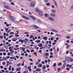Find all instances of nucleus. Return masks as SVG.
I'll return each mask as SVG.
<instances>
[{
    "label": "nucleus",
    "instance_id": "f257e3e1",
    "mask_svg": "<svg viewBox=\"0 0 73 73\" xmlns=\"http://www.w3.org/2000/svg\"><path fill=\"white\" fill-rule=\"evenodd\" d=\"M36 3L35 1L33 0L31 1V3L30 4V6L31 7H34V6H35V3Z\"/></svg>",
    "mask_w": 73,
    "mask_h": 73
},
{
    "label": "nucleus",
    "instance_id": "f03ea898",
    "mask_svg": "<svg viewBox=\"0 0 73 73\" xmlns=\"http://www.w3.org/2000/svg\"><path fill=\"white\" fill-rule=\"evenodd\" d=\"M9 17H10V18H11L12 21H14V20L15 19V17H13V16L12 15H9Z\"/></svg>",
    "mask_w": 73,
    "mask_h": 73
},
{
    "label": "nucleus",
    "instance_id": "7ed1b4c3",
    "mask_svg": "<svg viewBox=\"0 0 73 73\" xmlns=\"http://www.w3.org/2000/svg\"><path fill=\"white\" fill-rule=\"evenodd\" d=\"M38 13L39 15L40 16H43V13H42V12L41 11H39L38 12Z\"/></svg>",
    "mask_w": 73,
    "mask_h": 73
},
{
    "label": "nucleus",
    "instance_id": "20e7f679",
    "mask_svg": "<svg viewBox=\"0 0 73 73\" xmlns=\"http://www.w3.org/2000/svg\"><path fill=\"white\" fill-rule=\"evenodd\" d=\"M48 19L50 20H51L52 21H54V19L51 17H49Z\"/></svg>",
    "mask_w": 73,
    "mask_h": 73
},
{
    "label": "nucleus",
    "instance_id": "39448f33",
    "mask_svg": "<svg viewBox=\"0 0 73 73\" xmlns=\"http://www.w3.org/2000/svg\"><path fill=\"white\" fill-rule=\"evenodd\" d=\"M22 17L23 18V19H26V20H29V18H28V17L26 16H25L24 15H23L22 16Z\"/></svg>",
    "mask_w": 73,
    "mask_h": 73
},
{
    "label": "nucleus",
    "instance_id": "423d86ee",
    "mask_svg": "<svg viewBox=\"0 0 73 73\" xmlns=\"http://www.w3.org/2000/svg\"><path fill=\"white\" fill-rule=\"evenodd\" d=\"M50 15L52 17H55V16H56V14L54 13L52 14V13H50Z\"/></svg>",
    "mask_w": 73,
    "mask_h": 73
},
{
    "label": "nucleus",
    "instance_id": "0eeeda50",
    "mask_svg": "<svg viewBox=\"0 0 73 73\" xmlns=\"http://www.w3.org/2000/svg\"><path fill=\"white\" fill-rule=\"evenodd\" d=\"M66 63H64V64L63 66H62V69H64L65 68V66H66Z\"/></svg>",
    "mask_w": 73,
    "mask_h": 73
},
{
    "label": "nucleus",
    "instance_id": "6e6552de",
    "mask_svg": "<svg viewBox=\"0 0 73 73\" xmlns=\"http://www.w3.org/2000/svg\"><path fill=\"white\" fill-rule=\"evenodd\" d=\"M4 7L5 8H6V9H9V6H7L6 5H5L4 6Z\"/></svg>",
    "mask_w": 73,
    "mask_h": 73
},
{
    "label": "nucleus",
    "instance_id": "1a4fd4ad",
    "mask_svg": "<svg viewBox=\"0 0 73 73\" xmlns=\"http://www.w3.org/2000/svg\"><path fill=\"white\" fill-rule=\"evenodd\" d=\"M15 38H13L11 39L12 41H16V40H17V39H15Z\"/></svg>",
    "mask_w": 73,
    "mask_h": 73
},
{
    "label": "nucleus",
    "instance_id": "9d476101",
    "mask_svg": "<svg viewBox=\"0 0 73 73\" xmlns=\"http://www.w3.org/2000/svg\"><path fill=\"white\" fill-rule=\"evenodd\" d=\"M7 64H6V65L7 66H9V64H11V62H9V61H7Z\"/></svg>",
    "mask_w": 73,
    "mask_h": 73
},
{
    "label": "nucleus",
    "instance_id": "9b49d317",
    "mask_svg": "<svg viewBox=\"0 0 73 73\" xmlns=\"http://www.w3.org/2000/svg\"><path fill=\"white\" fill-rule=\"evenodd\" d=\"M36 72H40L41 71V69L37 68L36 70Z\"/></svg>",
    "mask_w": 73,
    "mask_h": 73
},
{
    "label": "nucleus",
    "instance_id": "f8f14e48",
    "mask_svg": "<svg viewBox=\"0 0 73 73\" xmlns=\"http://www.w3.org/2000/svg\"><path fill=\"white\" fill-rule=\"evenodd\" d=\"M5 50L3 49H0V52H5Z\"/></svg>",
    "mask_w": 73,
    "mask_h": 73
},
{
    "label": "nucleus",
    "instance_id": "ddd939ff",
    "mask_svg": "<svg viewBox=\"0 0 73 73\" xmlns=\"http://www.w3.org/2000/svg\"><path fill=\"white\" fill-rule=\"evenodd\" d=\"M34 27L35 28V29H38V28H39V27H38V26H37L36 25H34Z\"/></svg>",
    "mask_w": 73,
    "mask_h": 73
},
{
    "label": "nucleus",
    "instance_id": "4468645a",
    "mask_svg": "<svg viewBox=\"0 0 73 73\" xmlns=\"http://www.w3.org/2000/svg\"><path fill=\"white\" fill-rule=\"evenodd\" d=\"M51 31H53V32H56L57 33H58V31H56V30H54L53 29H51Z\"/></svg>",
    "mask_w": 73,
    "mask_h": 73
},
{
    "label": "nucleus",
    "instance_id": "2eb2a0df",
    "mask_svg": "<svg viewBox=\"0 0 73 73\" xmlns=\"http://www.w3.org/2000/svg\"><path fill=\"white\" fill-rule=\"evenodd\" d=\"M42 64H40L38 66V68H41V67H42Z\"/></svg>",
    "mask_w": 73,
    "mask_h": 73
},
{
    "label": "nucleus",
    "instance_id": "dca6fc26",
    "mask_svg": "<svg viewBox=\"0 0 73 73\" xmlns=\"http://www.w3.org/2000/svg\"><path fill=\"white\" fill-rule=\"evenodd\" d=\"M44 16L46 17H48L49 16V15L47 13H45L44 14Z\"/></svg>",
    "mask_w": 73,
    "mask_h": 73
},
{
    "label": "nucleus",
    "instance_id": "f3484780",
    "mask_svg": "<svg viewBox=\"0 0 73 73\" xmlns=\"http://www.w3.org/2000/svg\"><path fill=\"white\" fill-rule=\"evenodd\" d=\"M25 41H26L25 42V43L26 44L27 43V41H29V40L28 39H27V38H25Z\"/></svg>",
    "mask_w": 73,
    "mask_h": 73
},
{
    "label": "nucleus",
    "instance_id": "a211bd4d",
    "mask_svg": "<svg viewBox=\"0 0 73 73\" xmlns=\"http://www.w3.org/2000/svg\"><path fill=\"white\" fill-rule=\"evenodd\" d=\"M58 72H60L61 71V68H58L57 69Z\"/></svg>",
    "mask_w": 73,
    "mask_h": 73
},
{
    "label": "nucleus",
    "instance_id": "6ab92c4d",
    "mask_svg": "<svg viewBox=\"0 0 73 73\" xmlns=\"http://www.w3.org/2000/svg\"><path fill=\"white\" fill-rule=\"evenodd\" d=\"M62 65V63L61 62H59L58 63V66H61V65Z\"/></svg>",
    "mask_w": 73,
    "mask_h": 73
},
{
    "label": "nucleus",
    "instance_id": "aec40b11",
    "mask_svg": "<svg viewBox=\"0 0 73 73\" xmlns=\"http://www.w3.org/2000/svg\"><path fill=\"white\" fill-rule=\"evenodd\" d=\"M54 3H55V4L56 7H58L57 4V3L56 2V1H55V0H54Z\"/></svg>",
    "mask_w": 73,
    "mask_h": 73
},
{
    "label": "nucleus",
    "instance_id": "412c9836",
    "mask_svg": "<svg viewBox=\"0 0 73 73\" xmlns=\"http://www.w3.org/2000/svg\"><path fill=\"white\" fill-rule=\"evenodd\" d=\"M39 44H40L39 45V44L38 45V46H39V47H41V46H42V44L40 43H39Z\"/></svg>",
    "mask_w": 73,
    "mask_h": 73
},
{
    "label": "nucleus",
    "instance_id": "4be33fe9",
    "mask_svg": "<svg viewBox=\"0 0 73 73\" xmlns=\"http://www.w3.org/2000/svg\"><path fill=\"white\" fill-rule=\"evenodd\" d=\"M43 39H44V40H47V37H43Z\"/></svg>",
    "mask_w": 73,
    "mask_h": 73
},
{
    "label": "nucleus",
    "instance_id": "5701e85b",
    "mask_svg": "<svg viewBox=\"0 0 73 73\" xmlns=\"http://www.w3.org/2000/svg\"><path fill=\"white\" fill-rule=\"evenodd\" d=\"M46 5L48 7L50 6V3H47L46 4Z\"/></svg>",
    "mask_w": 73,
    "mask_h": 73
},
{
    "label": "nucleus",
    "instance_id": "b1692460",
    "mask_svg": "<svg viewBox=\"0 0 73 73\" xmlns=\"http://www.w3.org/2000/svg\"><path fill=\"white\" fill-rule=\"evenodd\" d=\"M3 60H8V59H7V58H5L4 56H3Z\"/></svg>",
    "mask_w": 73,
    "mask_h": 73
},
{
    "label": "nucleus",
    "instance_id": "393cba45",
    "mask_svg": "<svg viewBox=\"0 0 73 73\" xmlns=\"http://www.w3.org/2000/svg\"><path fill=\"white\" fill-rule=\"evenodd\" d=\"M35 11L36 12H38L39 11V9L38 8L36 9H35Z\"/></svg>",
    "mask_w": 73,
    "mask_h": 73
},
{
    "label": "nucleus",
    "instance_id": "a878e982",
    "mask_svg": "<svg viewBox=\"0 0 73 73\" xmlns=\"http://www.w3.org/2000/svg\"><path fill=\"white\" fill-rule=\"evenodd\" d=\"M13 49L15 50H19V48H13Z\"/></svg>",
    "mask_w": 73,
    "mask_h": 73
},
{
    "label": "nucleus",
    "instance_id": "bb28decb",
    "mask_svg": "<svg viewBox=\"0 0 73 73\" xmlns=\"http://www.w3.org/2000/svg\"><path fill=\"white\" fill-rule=\"evenodd\" d=\"M33 54H35V56H37V52H34L33 53Z\"/></svg>",
    "mask_w": 73,
    "mask_h": 73
},
{
    "label": "nucleus",
    "instance_id": "cd10ccee",
    "mask_svg": "<svg viewBox=\"0 0 73 73\" xmlns=\"http://www.w3.org/2000/svg\"><path fill=\"white\" fill-rule=\"evenodd\" d=\"M66 38H68V39H69V38H70V36H67L66 37Z\"/></svg>",
    "mask_w": 73,
    "mask_h": 73
},
{
    "label": "nucleus",
    "instance_id": "c85d7f7f",
    "mask_svg": "<svg viewBox=\"0 0 73 73\" xmlns=\"http://www.w3.org/2000/svg\"><path fill=\"white\" fill-rule=\"evenodd\" d=\"M46 68V67L44 65L42 67V69H45Z\"/></svg>",
    "mask_w": 73,
    "mask_h": 73
},
{
    "label": "nucleus",
    "instance_id": "c756f323",
    "mask_svg": "<svg viewBox=\"0 0 73 73\" xmlns=\"http://www.w3.org/2000/svg\"><path fill=\"white\" fill-rule=\"evenodd\" d=\"M5 30L6 32H7L8 31V30H9L8 29V28H5Z\"/></svg>",
    "mask_w": 73,
    "mask_h": 73
},
{
    "label": "nucleus",
    "instance_id": "7c9ffc66",
    "mask_svg": "<svg viewBox=\"0 0 73 73\" xmlns=\"http://www.w3.org/2000/svg\"><path fill=\"white\" fill-rule=\"evenodd\" d=\"M21 65V63L18 64L17 65V66L18 67H19L20 66V65Z\"/></svg>",
    "mask_w": 73,
    "mask_h": 73
},
{
    "label": "nucleus",
    "instance_id": "2f4dec72",
    "mask_svg": "<svg viewBox=\"0 0 73 73\" xmlns=\"http://www.w3.org/2000/svg\"><path fill=\"white\" fill-rule=\"evenodd\" d=\"M70 9L71 10H73V5L70 7Z\"/></svg>",
    "mask_w": 73,
    "mask_h": 73
},
{
    "label": "nucleus",
    "instance_id": "473e14b6",
    "mask_svg": "<svg viewBox=\"0 0 73 73\" xmlns=\"http://www.w3.org/2000/svg\"><path fill=\"white\" fill-rule=\"evenodd\" d=\"M41 42V40H37L36 42L37 43H39V42Z\"/></svg>",
    "mask_w": 73,
    "mask_h": 73
},
{
    "label": "nucleus",
    "instance_id": "72a5a7b5",
    "mask_svg": "<svg viewBox=\"0 0 73 73\" xmlns=\"http://www.w3.org/2000/svg\"><path fill=\"white\" fill-rule=\"evenodd\" d=\"M22 49L23 50V51H25V48H24V47H22Z\"/></svg>",
    "mask_w": 73,
    "mask_h": 73
},
{
    "label": "nucleus",
    "instance_id": "f704fd0d",
    "mask_svg": "<svg viewBox=\"0 0 73 73\" xmlns=\"http://www.w3.org/2000/svg\"><path fill=\"white\" fill-rule=\"evenodd\" d=\"M56 66V63H54V64H53V66L54 67H55Z\"/></svg>",
    "mask_w": 73,
    "mask_h": 73
},
{
    "label": "nucleus",
    "instance_id": "c9c22d12",
    "mask_svg": "<svg viewBox=\"0 0 73 73\" xmlns=\"http://www.w3.org/2000/svg\"><path fill=\"white\" fill-rule=\"evenodd\" d=\"M52 13H55V12H56V10H52Z\"/></svg>",
    "mask_w": 73,
    "mask_h": 73
},
{
    "label": "nucleus",
    "instance_id": "e433bc0d",
    "mask_svg": "<svg viewBox=\"0 0 73 73\" xmlns=\"http://www.w3.org/2000/svg\"><path fill=\"white\" fill-rule=\"evenodd\" d=\"M10 34L11 35H13L14 34V32H11L10 33Z\"/></svg>",
    "mask_w": 73,
    "mask_h": 73
},
{
    "label": "nucleus",
    "instance_id": "4c0bfd02",
    "mask_svg": "<svg viewBox=\"0 0 73 73\" xmlns=\"http://www.w3.org/2000/svg\"><path fill=\"white\" fill-rule=\"evenodd\" d=\"M66 69L67 70H68V71H69L70 70V69L69 68H66Z\"/></svg>",
    "mask_w": 73,
    "mask_h": 73
},
{
    "label": "nucleus",
    "instance_id": "58836bf2",
    "mask_svg": "<svg viewBox=\"0 0 73 73\" xmlns=\"http://www.w3.org/2000/svg\"><path fill=\"white\" fill-rule=\"evenodd\" d=\"M66 47H67V48H70V45H68Z\"/></svg>",
    "mask_w": 73,
    "mask_h": 73
},
{
    "label": "nucleus",
    "instance_id": "ea45409f",
    "mask_svg": "<svg viewBox=\"0 0 73 73\" xmlns=\"http://www.w3.org/2000/svg\"><path fill=\"white\" fill-rule=\"evenodd\" d=\"M68 58H65V60L66 61H68Z\"/></svg>",
    "mask_w": 73,
    "mask_h": 73
},
{
    "label": "nucleus",
    "instance_id": "a19ab883",
    "mask_svg": "<svg viewBox=\"0 0 73 73\" xmlns=\"http://www.w3.org/2000/svg\"><path fill=\"white\" fill-rule=\"evenodd\" d=\"M12 36H13V35H11L9 37V38H12Z\"/></svg>",
    "mask_w": 73,
    "mask_h": 73
},
{
    "label": "nucleus",
    "instance_id": "79ce46f5",
    "mask_svg": "<svg viewBox=\"0 0 73 73\" xmlns=\"http://www.w3.org/2000/svg\"><path fill=\"white\" fill-rule=\"evenodd\" d=\"M55 36H61V35H59L58 34H56Z\"/></svg>",
    "mask_w": 73,
    "mask_h": 73
},
{
    "label": "nucleus",
    "instance_id": "37998d69",
    "mask_svg": "<svg viewBox=\"0 0 73 73\" xmlns=\"http://www.w3.org/2000/svg\"><path fill=\"white\" fill-rule=\"evenodd\" d=\"M20 69L19 68H18L17 69V71H20Z\"/></svg>",
    "mask_w": 73,
    "mask_h": 73
},
{
    "label": "nucleus",
    "instance_id": "c03bdc74",
    "mask_svg": "<svg viewBox=\"0 0 73 73\" xmlns=\"http://www.w3.org/2000/svg\"><path fill=\"white\" fill-rule=\"evenodd\" d=\"M48 54H48V53H46L45 54V56H48Z\"/></svg>",
    "mask_w": 73,
    "mask_h": 73
},
{
    "label": "nucleus",
    "instance_id": "a18cd8bd",
    "mask_svg": "<svg viewBox=\"0 0 73 73\" xmlns=\"http://www.w3.org/2000/svg\"><path fill=\"white\" fill-rule=\"evenodd\" d=\"M11 4H12V5H15V4L13 2H11Z\"/></svg>",
    "mask_w": 73,
    "mask_h": 73
},
{
    "label": "nucleus",
    "instance_id": "49530a36",
    "mask_svg": "<svg viewBox=\"0 0 73 73\" xmlns=\"http://www.w3.org/2000/svg\"><path fill=\"white\" fill-rule=\"evenodd\" d=\"M38 62H41V59H38Z\"/></svg>",
    "mask_w": 73,
    "mask_h": 73
},
{
    "label": "nucleus",
    "instance_id": "de8ad7c7",
    "mask_svg": "<svg viewBox=\"0 0 73 73\" xmlns=\"http://www.w3.org/2000/svg\"><path fill=\"white\" fill-rule=\"evenodd\" d=\"M29 61H33V60L31 58L29 59Z\"/></svg>",
    "mask_w": 73,
    "mask_h": 73
},
{
    "label": "nucleus",
    "instance_id": "09e8293b",
    "mask_svg": "<svg viewBox=\"0 0 73 73\" xmlns=\"http://www.w3.org/2000/svg\"><path fill=\"white\" fill-rule=\"evenodd\" d=\"M27 51L28 53H29L30 52V50H27Z\"/></svg>",
    "mask_w": 73,
    "mask_h": 73
},
{
    "label": "nucleus",
    "instance_id": "8fccbe9b",
    "mask_svg": "<svg viewBox=\"0 0 73 73\" xmlns=\"http://www.w3.org/2000/svg\"><path fill=\"white\" fill-rule=\"evenodd\" d=\"M2 64L3 65H5V62H3L2 63Z\"/></svg>",
    "mask_w": 73,
    "mask_h": 73
},
{
    "label": "nucleus",
    "instance_id": "3c124183",
    "mask_svg": "<svg viewBox=\"0 0 73 73\" xmlns=\"http://www.w3.org/2000/svg\"><path fill=\"white\" fill-rule=\"evenodd\" d=\"M44 2H46V3H48V0H45Z\"/></svg>",
    "mask_w": 73,
    "mask_h": 73
},
{
    "label": "nucleus",
    "instance_id": "603ef678",
    "mask_svg": "<svg viewBox=\"0 0 73 73\" xmlns=\"http://www.w3.org/2000/svg\"><path fill=\"white\" fill-rule=\"evenodd\" d=\"M30 65H33V62H31L30 64Z\"/></svg>",
    "mask_w": 73,
    "mask_h": 73
},
{
    "label": "nucleus",
    "instance_id": "864d4df0",
    "mask_svg": "<svg viewBox=\"0 0 73 73\" xmlns=\"http://www.w3.org/2000/svg\"><path fill=\"white\" fill-rule=\"evenodd\" d=\"M70 61H71V62H73V59L72 58H71L70 59Z\"/></svg>",
    "mask_w": 73,
    "mask_h": 73
},
{
    "label": "nucleus",
    "instance_id": "5fc2aeb1",
    "mask_svg": "<svg viewBox=\"0 0 73 73\" xmlns=\"http://www.w3.org/2000/svg\"><path fill=\"white\" fill-rule=\"evenodd\" d=\"M3 55H4V56H5V55H6V53L5 52H3Z\"/></svg>",
    "mask_w": 73,
    "mask_h": 73
},
{
    "label": "nucleus",
    "instance_id": "6e6d98bb",
    "mask_svg": "<svg viewBox=\"0 0 73 73\" xmlns=\"http://www.w3.org/2000/svg\"><path fill=\"white\" fill-rule=\"evenodd\" d=\"M15 46L16 48H18V47L19 46L18 45H16Z\"/></svg>",
    "mask_w": 73,
    "mask_h": 73
},
{
    "label": "nucleus",
    "instance_id": "4d7b16f0",
    "mask_svg": "<svg viewBox=\"0 0 73 73\" xmlns=\"http://www.w3.org/2000/svg\"><path fill=\"white\" fill-rule=\"evenodd\" d=\"M53 57V55H50V58H52Z\"/></svg>",
    "mask_w": 73,
    "mask_h": 73
},
{
    "label": "nucleus",
    "instance_id": "13d9d810",
    "mask_svg": "<svg viewBox=\"0 0 73 73\" xmlns=\"http://www.w3.org/2000/svg\"><path fill=\"white\" fill-rule=\"evenodd\" d=\"M7 55L10 56V55H11V53L10 52H8L7 54Z\"/></svg>",
    "mask_w": 73,
    "mask_h": 73
},
{
    "label": "nucleus",
    "instance_id": "bf43d9fd",
    "mask_svg": "<svg viewBox=\"0 0 73 73\" xmlns=\"http://www.w3.org/2000/svg\"><path fill=\"white\" fill-rule=\"evenodd\" d=\"M15 70V69H14V67H12V71H13Z\"/></svg>",
    "mask_w": 73,
    "mask_h": 73
},
{
    "label": "nucleus",
    "instance_id": "052dcab7",
    "mask_svg": "<svg viewBox=\"0 0 73 73\" xmlns=\"http://www.w3.org/2000/svg\"><path fill=\"white\" fill-rule=\"evenodd\" d=\"M29 70L30 72H31L32 71V69H31V68L29 69Z\"/></svg>",
    "mask_w": 73,
    "mask_h": 73
},
{
    "label": "nucleus",
    "instance_id": "680f3d73",
    "mask_svg": "<svg viewBox=\"0 0 73 73\" xmlns=\"http://www.w3.org/2000/svg\"><path fill=\"white\" fill-rule=\"evenodd\" d=\"M49 65H47L46 66V68H49Z\"/></svg>",
    "mask_w": 73,
    "mask_h": 73
},
{
    "label": "nucleus",
    "instance_id": "e2e57ef3",
    "mask_svg": "<svg viewBox=\"0 0 73 73\" xmlns=\"http://www.w3.org/2000/svg\"><path fill=\"white\" fill-rule=\"evenodd\" d=\"M72 66L71 65H70L69 66V68H72Z\"/></svg>",
    "mask_w": 73,
    "mask_h": 73
},
{
    "label": "nucleus",
    "instance_id": "0e129e2a",
    "mask_svg": "<svg viewBox=\"0 0 73 73\" xmlns=\"http://www.w3.org/2000/svg\"><path fill=\"white\" fill-rule=\"evenodd\" d=\"M45 63H47L48 62V60H45Z\"/></svg>",
    "mask_w": 73,
    "mask_h": 73
},
{
    "label": "nucleus",
    "instance_id": "69168bd1",
    "mask_svg": "<svg viewBox=\"0 0 73 73\" xmlns=\"http://www.w3.org/2000/svg\"><path fill=\"white\" fill-rule=\"evenodd\" d=\"M45 63V62H44V61H43L42 62V64H44Z\"/></svg>",
    "mask_w": 73,
    "mask_h": 73
},
{
    "label": "nucleus",
    "instance_id": "338daca9",
    "mask_svg": "<svg viewBox=\"0 0 73 73\" xmlns=\"http://www.w3.org/2000/svg\"><path fill=\"white\" fill-rule=\"evenodd\" d=\"M3 35L1 36L0 37V38H3Z\"/></svg>",
    "mask_w": 73,
    "mask_h": 73
},
{
    "label": "nucleus",
    "instance_id": "774afa93",
    "mask_svg": "<svg viewBox=\"0 0 73 73\" xmlns=\"http://www.w3.org/2000/svg\"><path fill=\"white\" fill-rule=\"evenodd\" d=\"M6 27H9V24H6Z\"/></svg>",
    "mask_w": 73,
    "mask_h": 73
}]
</instances>
